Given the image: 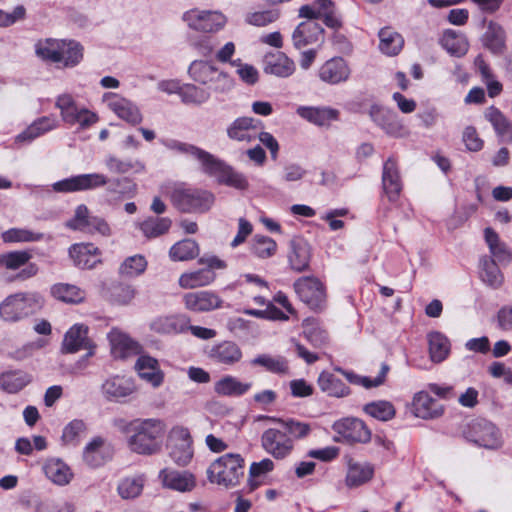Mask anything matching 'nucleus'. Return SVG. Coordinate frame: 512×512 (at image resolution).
Masks as SVG:
<instances>
[{
	"instance_id": "a18cd8bd",
	"label": "nucleus",
	"mask_w": 512,
	"mask_h": 512,
	"mask_svg": "<svg viewBox=\"0 0 512 512\" xmlns=\"http://www.w3.org/2000/svg\"><path fill=\"white\" fill-rule=\"evenodd\" d=\"M441 44L450 55L455 57L464 56L469 48L467 39L463 35H458L451 30L444 33Z\"/></svg>"
},
{
	"instance_id": "37998d69",
	"label": "nucleus",
	"mask_w": 512,
	"mask_h": 512,
	"mask_svg": "<svg viewBox=\"0 0 512 512\" xmlns=\"http://www.w3.org/2000/svg\"><path fill=\"white\" fill-rule=\"evenodd\" d=\"M263 418L280 424L284 431H286L287 435H289V437H292L293 442L297 439H303L307 437L311 432L310 424L295 419L285 420L282 418L271 416H263Z\"/></svg>"
},
{
	"instance_id": "a211bd4d",
	"label": "nucleus",
	"mask_w": 512,
	"mask_h": 512,
	"mask_svg": "<svg viewBox=\"0 0 512 512\" xmlns=\"http://www.w3.org/2000/svg\"><path fill=\"white\" fill-rule=\"evenodd\" d=\"M112 456V447L101 436L94 437L83 450V459L91 467L103 465Z\"/></svg>"
},
{
	"instance_id": "8fccbe9b",
	"label": "nucleus",
	"mask_w": 512,
	"mask_h": 512,
	"mask_svg": "<svg viewBox=\"0 0 512 512\" xmlns=\"http://www.w3.org/2000/svg\"><path fill=\"white\" fill-rule=\"evenodd\" d=\"M61 62L64 67H74L83 58L82 46L74 40H62L60 49Z\"/></svg>"
},
{
	"instance_id": "0eeeda50",
	"label": "nucleus",
	"mask_w": 512,
	"mask_h": 512,
	"mask_svg": "<svg viewBox=\"0 0 512 512\" xmlns=\"http://www.w3.org/2000/svg\"><path fill=\"white\" fill-rule=\"evenodd\" d=\"M261 447L277 460L287 458L294 450L292 437L281 428H268L261 435Z\"/></svg>"
},
{
	"instance_id": "680f3d73",
	"label": "nucleus",
	"mask_w": 512,
	"mask_h": 512,
	"mask_svg": "<svg viewBox=\"0 0 512 512\" xmlns=\"http://www.w3.org/2000/svg\"><path fill=\"white\" fill-rule=\"evenodd\" d=\"M86 430L87 427L83 420L74 419L64 427L62 440L65 444L76 446L79 444L81 437L85 435Z\"/></svg>"
},
{
	"instance_id": "09e8293b",
	"label": "nucleus",
	"mask_w": 512,
	"mask_h": 512,
	"mask_svg": "<svg viewBox=\"0 0 512 512\" xmlns=\"http://www.w3.org/2000/svg\"><path fill=\"white\" fill-rule=\"evenodd\" d=\"M199 254L196 241L184 239L175 243L169 250V256L173 261H187L194 259Z\"/></svg>"
},
{
	"instance_id": "b1692460",
	"label": "nucleus",
	"mask_w": 512,
	"mask_h": 512,
	"mask_svg": "<svg viewBox=\"0 0 512 512\" xmlns=\"http://www.w3.org/2000/svg\"><path fill=\"white\" fill-rule=\"evenodd\" d=\"M264 72L277 77L286 78L292 75L295 71V64L286 54L277 51L265 55Z\"/></svg>"
},
{
	"instance_id": "5fc2aeb1",
	"label": "nucleus",
	"mask_w": 512,
	"mask_h": 512,
	"mask_svg": "<svg viewBox=\"0 0 512 512\" xmlns=\"http://www.w3.org/2000/svg\"><path fill=\"white\" fill-rule=\"evenodd\" d=\"M5 243L37 242L43 239V234L26 228H11L1 235Z\"/></svg>"
},
{
	"instance_id": "9d476101",
	"label": "nucleus",
	"mask_w": 512,
	"mask_h": 512,
	"mask_svg": "<svg viewBox=\"0 0 512 512\" xmlns=\"http://www.w3.org/2000/svg\"><path fill=\"white\" fill-rule=\"evenodd\" d=\"M294 289L302 302L311 309H322L326 293L323 284L314 277H302L294 283Z\"/></svg>"
},
{
	"instance_id": "774afa93",
	"label": "nucleus",
	"mask_w": 512,
	"mask_h": 512,
	"mask_svg": "<svg viewBox=\"0 0 512 512\" xmlns=\"http://www.w3.org/2000/svg\"><path fill=\"white\" fill-rule=\"evenodd\" d=\"M231 64L237 68V74L246 84L253 85L258 81L259 73L254 66L250 64H243L240 59L232 61Z\"/></svg>"
},
{
	"instance_id": "e433bc0d",
	"label": "nucleus",
	"mask_w": 512,
	"mask_h": 512,
	"mask_svg": "<svg viewBox=\"0 0 512 512\" xmlns=\"http://www.w3.org/2000/svg\"><path fill=\"white\" fill-rule=\"evenodd\" d=\"M186 326L185 318L177 315L160 316L150 324L151 330L159 334H177L184 331Z\"/></svg>"
},
{
	"instance_id": "5701e85b",
	"label": "nucleus",
	"mask_w": 512,
	"mask_h": 512,
	"mask_svg": "<svg viewBox=\"0 0 512 512\" xmlns=\"http://www.w3.org/2000/svg\"><path fill=\"white\" fill-rule=\"evenodd\" d=\"M108 339L115 358H127L139 352V344L117 328L108 333Z\"/></svg>"
},
{
	"instance_id": "13d9d810",
	"label": "nucleus",
	"mask_w": 512,
	"mask_h": 512,
	"mask_svg": "<svg viewBox=\"0 0 512 512\" xmlns=\"http://www.w3.org/2000/svg\"><path fill=\"white\" fill-rule=\"evenodd\" d=\"M364 411L371 417L380 420L388 421L395 416V408L389 401L379 400L368 403L364 406Z\"/></svg>"
},
{
	"instance_id": "338daca9",
	"label": "nucleus",
	"mask_w": 512,
	"mask_h": 512,
	"mask_svg": "<svg viewBox=\"0 0 512 512\" xmlns=\"http://www.w3.org/2000/svg\"><path fill=\"white\" fill-rule=\"evenodd\" d=\"M279 18L277 10H265L248 13L245 17V21L253 26L264 27Z\"/></svg>"
},
{
	"instance_id": "7c9ffc66",
	"label": "nucleus",
	"mask_w": 512,
	"mask_h": 512,
	"mask_svg": "<svg viewBox=\"0 0 512 512\" xmlns=\"http://www.w3.org/2000/svg\"><path fill=\"white\" fill-rule=\"evenodd\" d=\"M484 237L491 254L489 258L502 265L508 264L512 255L506 244L500 240L499 235L492 228H486Z\"/></svg>"
},
{
	"instance_id": "9b49d317",
	"label": "nucleus",
	"mask_w": 512,
	"mask_h": 512,
	"mask_svg": "<svg viewBox=\"0 0 512 512\" xmlns=\"http://www.w3.org/2000/svg\"><path fill=\"white\" fill-rule=\"evenodd\" d=\"M466 437L469 441L485 448L497 449L501 446L499 430L485 419L472 421Z\"/></svg>"
},
{
	"instance_id": "2eb2a0df",
	"label": "nucleus",
	"mask_w": 512,
	"mask_h": 512,
	"mask_svg": "<svg viewBox=\"0 0 512 512\" xmlns=\"http://www.w3.org/2000/svg\"><path fill=\"white\" fill-rule=\"evenodd\" d=\"M317 75L328 85H338L349 80L351 69L344 58L332 57L319 67Z\"/></svg>"
},
{
	"instance_id": "79ce46f5",
	"label": "nucleus",
	"mask_w": 512,
	"mask_h": 512,
	"mask_svg": "<svg viewBox=\"0 0 512 512\" xmlns=\"http://www.w3.org/2000/svg\"><path fill=\"white\" fill-rule=\"evenodd\" d=\"M274 462L270 458H264L259 462H253L249 468V475L247 485L249 491L255 490L259 487L265 477L274 469Z\"/></svg>"
},
{
	"instance_id": "a878e982",
	"label": "nucleus",
	"mask_w": 512,
	"mask_h": 512,
	"mask_svg": "<svg viewBox=\"0 0 512 512\" xmlns=\"http://www.w3.org/2000/svg\"><path fill=\"white\" fill-rule=\"evenodd\" d=\"M88 327L83 324L73 325L64 335L61 346L62 353H76L88 347Z\"/></svg>"
},
{
	"instance_id": "052dcab7",
	"label": "nucleus",
	"mask_w": 512,
	"mask_h": 512,
	"mask_svg": "<svg viewBox=\"0 0 512 512\" xmlns=\"http://www.w3.org/2000/svg\"><path fill=\"white\" fill-rule=\"evenodd\" d=\"M252 253L259 258L266 259L272 257L277 250L276 242L263 235H255L252 240Z\"/></svg>"
},
{
	"instance_id": "a19ab883",
	"label": "nucleus",
	"mask_w": 512,
	"mask_h": 512,
	"mask_svg": "<svg viewBox=\"0 0 512 512\" xmlns=\"http://www.w3.org/2000/svg\"><path fill=\"white\" fill-rule=\"evenodd\" d=\"M320 389L330 396L344 397L350 393L349 387L335 375L323 371L318 377Z\"/></svg>"
},
{
	"instance_id": "c03bdc74",
	"label": "nucleus",
	"mask_w": 512,
	"mask_h": 512,
	"mask_svg": "<svg viewBox=\"0 0 512 512\" xmlns=\"http://www.w3.org/2000/svg\"><path fill=\"white\" fill-rule=\"evenodd\" d=\"M28 374L22 371H9L0 375V387L7 393H17L30 383Z\"/></svg>"
},
{
	"instance_id": "cd10ccee",
	"label": "nucleus",
	"mask_w": 512,
	"mask_h": 512,
	"mask_svg": "<svg viewBox=\"0 0 512 512\" xmlns=\"http://www.w3.org/2000/svg\"><path fill=\"white\" fill-rule=\"evenodd\" d=\"M46 477L54 484L64 486L70 483L73 478L71 468L59 458H49L43 465Z\"/></svg>"
},
{
	"instance_id": "ea45409f",
	"label": "nucleus",
	"mask_w": 512,
	"mask_h": 512,
	"mask_svg": "<svg viewBox=\"0 0 512 512\" xmlns=\"http://www.w3.org/2000/svg\"><path fill=\"white\" fill-rule=\"evenodd\" d=\"M482 40L484 46L494 54H502L505 50V31L494 22L488 24Z\"/></svg>"
},
{
	"instance_id": "20e7f679",
	"label": "nucleus",
	"mask_w": 512,
	"mask_h": 512,
	"mask_svg": "<svg viewBox=\"0 0 512 512\" xmlns=\"http://www.w3.org/2000/svg\"><path fill=\"white\" fill-rule=\"evenodd\" d=\"M214 201V194L207 190L179 188L172 193V202L183 212H206Z\"/></svg>"
},
{
	"instance_id": "423d86ee",
	"label": "nucleus",
	"mask_w": 512,
	"mask_h": 512,
	"mask_svg": "<svg viewBox=\"0 0 512 512\" xmlns=\"http://www.w3.org/2000/svg\"><path fill=\"white\" fill-rule=\"evenodd\" d=\"M182 19L191 29L203 33L218 32L227 22L226 16L219 11L200 10L197 8L186 11Z\"/></svg>"
},
{
	"instance_id": "6e6d98bb",
	"label": "nucleus",
	"mask_w": 512,
	"mask_h": 512,
	"mask_svg": "<svg viewBox=\"0 0 512 512\" xmlns=\"http://www.w3.org/2000/svg\"><path fill=\"white\" fill-rule=\"evenodd\" d=\"M181 101L188 105H201L208 101L210 93L207 89L194 84H184L180 93Z\"/></svg>"
},
{
	"instance_id": "7ed1b4c3",
	"label": "nucleus",
	"mask_w": 512,
	"mask_h": 512,
	"mask_svg": "<svg viewBox=\"0 0 512 512\" xmlns=\"http://www.w3.org/2000/svg\"><path fill=\"white\" fill-rule=\"evenodd\" d=\"M245 460L239 453H226L215 459L207 469L210 483L226 489L239 485L244 477Z\"/></svg>"
},
{
	"instance_id": "f3484780",
	"label": "nucleus",
	"mask_w": 512,
	"mask_h": 512,
	"mask_svg": "<svg viewBox=\"0 0 512 512\" xmlns=\"http://www.w3.org/2000/svg\"><path fill=\"white\" fill-rule=\"evenodd\" d=\"M183 301L185 307L194 312H208L222 305V299L215 292L208 290L186 293Z\"/></svg>"
},
{
	"instance_id": "dca6fc26",
	"label": "nucleus",
	"mask_w": 512,
	"mask_h": 512,
	"mask_svg": "<svg viewBox=\"0 0 512 512\" xmlns=\"http://www.w3.org/2000/svg\"><path fill=\"white\" fill-rule=\"evenodd\" d=\"M334 431L350 443H365L370 440L371 432L365 423L357 418H345L333 425Z\"/></svg>"
},
{
	"instance_id": "f03ea898",
	"label": "nucleus",
	"mask_w": 512,
	"mask_h": 512,
	"mask_svg": "<svg viewBox=\"0 0 512 512\" xmlns=\"http://www.w3.org/2000/svg\"><path fill=\"white\" fill-rule=\"evenodd\" d=\"M118 428L123 433L131 434L128 445L133 452L151 455L161 448L165 425L159 419H137L131 422L120 420Z\"/></svg>"
},
{
	"instance_id": "0e129e2a",
	"label": "nucleus",
	"mask_w": 512,
	"mask_h": 512,
	"mask_svg": "<svg viewBox=\"0 0 512 512\" xmlns=\"http://www.w3.org/2000/svg\"><path fill=\"white\" fill-rule=\"evenodd\" d=\"M136 289L134 286L130 284L119 283L113 285L110 290V297L114 303L119 305H127L131 303V301L136 296Z\"/></svg>"
},
{
	"instance_id": "393cba45",
	"label": "nucleus",
	"mask_w": 512,
	"mask_h": 512,
	"mask_svg": "<svg viewBox=\"0 0 512 512\" xmlns=\"http://www.w3.org/2000/svg\"><path fill=\"white\" fill-rule=\"evenodd\" d=\"M159 478L165 487L180 492L191 491L196 485L195 477L187 471L165 468L160 471Z\"/></svg>"
},
{
	"instance_id": "69168bd1",
	"label": "nucleus",
	"mask_w": 512,
	"mask_h": 512,
	"mask_svg": "<svg viewBox=\"0 0 512 512\" xmlns=\"http://www.w3.org/2000/svg\"><path fill=\"white\" fill-rule=\"evenodd\" d=\"M93 216H90L86 205L81 204L76 207L73 218L66 222V227L72 230L85 232Z\"/></svg>"
},
{
	"instance_id": "c756f323",
	"label": "nucleus",
	"mask_w": 512,
	"mask_h": 512,
	"mask_svg": "<svg viewBox=\"0 0 512 512\" xmlns=\"http://www.w3.org/2000/svg\"><path fill=\"white\" fill-rule=\"evenodd\" d=\"M289 263L297 272L306 270L310 262V246L302 238H294L290 242Z\"/></svg>"
},
{
	"instance_id": "412c9836",
	"label": "nucleus",
	"mask_w": 512,
	"mask_h": 512,
	"mask_svg": "<svg viewBox=\"0 0 512 512\" xmlns=\"http://www.w3.org/2000/svg\"><path fill=\"white\" fill-rule=\"evenodd\" d=\"M444 412L439 401L433 399L428 392L420 391L413 397L412 413L422 419H434L440 417Z\"/></svg>"
},
{
	"instance_id": "6ab92c4d",
	"label": "nucleus",
	"mask_w": 512,
	"mask_h": 512,
	"mask_svg": "<svg viewBox=\"0 0 512 512\" xmlns=\"http://www.w3.org/2000/svg\"><path fill=\"white\" fill-rule=\"evenodd\" d=\"M324 29L315 21L301 22L292 34L293 45L296 49H302L308 45L322 41Z\"/></svg>"
},
{
	"instance_id": "473e14b6",
	"label": "nucleus",
	"mask_w": 512,
	"mask_h": 512,
	"mask_svg": "<svg viewBox=\"0 0 512 512\" xmlns=\"http://www.w3.org/2000/svg\"><path fill=\"white\" fill-rule=\"evenodd\" d=\"M215 278L216 274L211 269H199L181 274L178 283L183 289H195L211 284Z\"/></svg>"
},
{
	"instance_id": "4d7b16f0",
	"label": "nucleus",
	"mask_w": 512,
	"mask_h": 512,
	"mask_svg": "<svg viewBox=\"0 0 512 512\" xmlns=\"http://www.w3.org/2000/svg\"><path fill=\"white\" fill-rule=\"evenodd\" d=\"M147 264L143 255H133L123 261L119 267V273L126 277H137L145 272Z\"/></svg>"
},
{
	"instance_id": "c9c22d12",
	"label": "nucleus",
	"mask_w": 512,
	"mask_h": 512,
	"mask_svg": "<svg viewBox=\"0 0 512 512\" xmlns=\"http://www.w3.org/2000/svg\"><path fill=\"white\" fill-rule=\"evenodd\" d=\"M251 365L261 366L266 371L278 375L289 373V362L281 355L260 354L251 360Z\"/></svg>"
},
{
	"instance_id": "4c0bfd02",
	"label": "nucleus",
	"mask_w": 512,
	"mask_h": 512,
	"mask_svg": "<svg viewBox=\"0 0 512 512\" xmlns=\"http://www.w3.org/2000/svg\"><path fill=\"white\" fill-rule=\"evenodd\" d=\"M498 264L488 256H484L480 260V278L493 289L500 288L504 282V276Z\"/></svg>"
},
{
	"instance_id": "f257e3e1",
	"label": "nucleus",
	"mask_w": 512,
	"mask_h": 512,
	"mask_svg": "<svg viewBox=\"0 0 512 512\" xmlns=\"http://www.w3.org/2000/svg\"><path fill=\"white\" fill-rule=\"evenodd\" d=\"M168 146L171 149H176L182 153L193 156L199 161L202 172L210 177H214L219 184L239 190H244L248 187V181L242 173L235 171L225 161L215 157L211 153L196 146L175 140L170 141Z\"/></svg>"
},
{
	"instance_id": "4be33fe9",
	"label": "nucleus",
	"mask_w": 512,
	"mask_h": 512,
	"mask_svg": "<svg viewBox=\"0 0 512 512\" xmlns=\"http://www.w3.org/2000/svg\"><path fill=\"white\" fill-rule=\"evenodd\" d=\"M382 186L389 201L395 202L398 200L402 190V181L397 163L392 158H389L383 165Z\"/></svg>"
},
{
	"instance_id": "c85d7f7f",
	"label": "nucleus",
	"mask_w": 512,
	"mask_h": 512,
	"mask_svg": "<svg viewBox=\"0 0 512 512\" xmlns=\"http://www.w3.org/2000/svg\"><path fill=\"white\" fill-rule=\"evenodd\" d=\"M135 368L139 376L151 383L154 387H158L163 383L164 374L159 368V363L155 358L142 355L138 358Z\"/></svg>"
},
{
	"instance_id": "bf43d9fd",
	"label": "nucleus",
	"mask_w": 512,
	"mask_h": 512,
	"mask_svg": "<svg viewBox=\"0 0 512 512\" xmlns=\"http://www.w3.org/2000/svg\"><path fill=\"white\" fill-rule=\"evenodd\" d=\"M31 259V254L28 251H11L0 254V267L7 270H18L25 266Z\"/></svg>"
},
{
	"instance_id": "aec40b11",
	"label": "nucleus",
	"mask_w": 512,
	"mask_h": 512,
	"mask_svg": "<svg viewBox=\"0 0 512 512\" xmlns=\"http://www.w3.org/2000/svg\"><path fill=\"white\" fill-rule=\"evenodd\" d=\"M296 113L302 119L315 126L329 125L338 120L339 110L328 106H299Z\"/></svg>"
},
{
	"instance_id": "58836bf2",
	"label": "nucleus",
	"mask_w": 512,
	"mask_h": 512,
	"mask_svg": "<svg viewBox=\"0 0 512 512\" xmlns=\"http://www.w3.org/2000/svg\"><path fill=\"white\" fill-rule=\"evenodd\" d=\"M252 388L251 382H242L236 377L225 376L215 383V392L223 396H242Z\"/></svg>"
},
{
	"instance_id": "ddd939ff",
	"label": "nucleus",
	"mask_w": 512,
	"mask_h": 512,
	"mask_svg": "<svg viewBox=\"0 0 512 512\" xmlns=\"http://www.w3.org/2000/svg\"><path fill=\"white\" fill-rule=\"evenodd\" d=\"M33 297L27 293H16L6 297L0 304V317L4 321L16 322L32 313Z\"/></svg>"
},
{
	"instance_id": "f704fd0d",
	"label": "nucleus",
	"mask_w": 512,
	"mask_h": 512,
	"mask_svg": "<svg viewBox=\"0 0 512 512\" xmlns=\"http://www.w3.org/2000/svg\"><path fill=\"white\" fill-rule=\"evenodd\" d=\"M404 39L401 34L390 27L379 31V49L388 56L397 55L403 48Z\"/></svg>"
},
{
	"instance_id": "864d4df0",
	"label": "nucleus",
	"mask_w": 512,
	"mask_h": 512,
	"mask_svg": "<svg viewBox=\"0 0 512 512\" xmlns=\"http://www.w3.org/2000/svg\"><path fill=\"white\" fill-rule=\"evenodd\" d=\"M171 227V220L167 217H150L140 224V229L148 238H156L165 234Z\"/></svg>"
},
{
	"instance_id": "1a4fd4ad",
	"label": "nucleus",
	"mask_w": 512,
	"mask_h": 512,
	"mask_svg": "<svg viewBox=\"0 0 512 512\" xmlns=\"http://www.w3.org/2000/svg\"><path fill=\"white\" fill-rule=\"evenodd\" d=\"M169 455L178 466H186L193 457L192 438L187 428L176 427L169 436Z\"/></svg>"
},
{
	"instance_id": "49530a36",
	"label": "nucleus",
	"mask_w": 512,
	"mask_h": 512,
	"mask_svg": "<svg viewBox=\"0 0 512 512\" xmlns=\"http://www.w3.org/2000/svg\"><path fill=\"white\" fill-rule=\"evenodd\" d=\"M217 69V67L208 61L194 60L188 68V74L195 82L206 85L210 84L213 80Z\"/></svg>"
},
{
	"instance_id": "f8f14e48",
	"label": "nucleus",
	"mask_w": 512,
	"mask_h": 512,
	"mask_svg": "<svg viewBox=\"0 0 512 512\" xmlns=\"http://www.w3.org/2000/svg\"><path fill=\"white\" fill-rule=\"evenodd\" d=\"M108 179L100 173L80 174L53 184V190L60 193H71L92 190L106 185Z\"/></svg>"
},
{
	"instance_id": "4468645a",
	"label": "nucleus",
	"mask_w": 512,
	"mask_h": 512,
	"mask_svg": "<svg viewBox=\"0 0 512 512\" xmlns=\"http://www.w3.org/2000/svg\"><path fill=\"white\" fill-rule=\"evenodd\" d=\"M135 391L134 381L129 377L120 375L107 378L101 385L104 398L110 402H123Z\"/></svg>"
},
{
	"instance_id": "72a5a7b5",
	"label": "nucleus",
	"mask_w": 512,
	"mask_h": 512,
	"mask_svg": "<svg viewBox=\"0 0 512 512\" xmlns=\"http://www.w3.org/2000/svg\"><path fill=\"white\" fill-rule=\"evenodd\" d=\"M374 468L369 463L349 462L346 475V485L348 487H358L372 479Z\"/></svg>"
},
{
	"instance_id": "2f4dec72",
	"label": "nucleus",
	"mask_w": 512,
	"mask_h": 512,
	"mask_svg": "<svg viewBox=\"0 0 512 512\" xmlns=\"http://www.w3.org/2000/svg\"><path fill=\"white\" fill-rule=\"evenodd\" d=\"M429 357L434 363L443 362L450 353V341L441 332L432 331L427 334Z\"/></svg>"
},
{
	"instance_id": "603ef678",
	"label": "nucleus",
	"mask_w": 512,
	"mask_h": 512,
	"mask_svg": "<svg viewBox=\"0 0 512 512\" xmlns=\"http://www.w3.org/2000/svg\"><path fill=\"white\" fill-rule=\"evenodd\" d=\"M61 41L51 38L38 41L35 45L36 55L43 60H49L54 63L61 62Z\"/></svg>"
},
{
	"instance_id": "bb28decb",
	"label": "nucleus",
	"mask_w": 512,
	"mask_h": 512,
	"mask_svg": "<svg viewBox=\"0 0 512 512\" xmlns=\"http://www.w3.org/2000/svg\"><path fill=\"white\" fill-rule=\"evenodd\" d=\"M209 358L220 364L233 365L242 358L240 347L232 341H223L211 348Z\"/></svg>"
},
{
	"instance_id": "6e6552de",
	"label": "nucleus",
	"mask_w": 512,
	"mask_h": 512,
	"mask_svg": "<svg viewBox=\"0 0 512 512\" xmlns=\"http://www.w3.org/2000/svg\"><path fill=\"white\" fill-rule=\"evenodd\" d=\"M101 100L110 111L129 125L136 126L142 122V114L138 106L120 94L106 92Z\"/></svg>"
},
{
	"instance_id": "de8ad7c7",
	"label": "nucleus",
	"mask_w": 512,
	"mask_h": 512,
	"mask_svg": "<svg viewBox=\"0 0 512 512\" xmlns=\"http://www.w3.org/2000/svg\"><path fill=\"white\" fill-rule=\"evenodd\" d=\"M144 484L145 477L143 475L126 477L119 482L117 491L122 499H134L141 495Z\"/></svg>"
},
{
	"instance_id": "39448f33",
	"label": "nucleus",
	"mask_w": 512,
	"mask_h": 512,
	"mask_svg": "<svg viewBox=\"0 0 512 512\" xmlns=\"http://www.w3.org/2000/svg\"><path fill=\"white\" fill-rule=\"evenodd\" d=\"M55 105L60 110L61 116L66 124L92 126L99 120L95 112L84 107H78L71 94L64 93L59 95Z\"/></svg>"
},
{
	"instance_id": "e2e57ef3",
	"label": "nucleus",
	"mask_w": 512,
	"mask_h": 512,
	"mask_svg": "<svg viewBox=\"0 0 512 512\" xmlns=\"http://www.w3.org/2000/svg\"><path fill=\"white\" fill-rule=\"evenodd\" d=\"M389 371V366L385 363L381 365V370L377 377L371 378L367 376H358L354 373H345V377L351 382L355 384H359L365 388L378 387L382 385L385 381L386 375Z\"/></svg>"
},
{
	"instance_id": "3c124183",
	"label": "nucleus",
	"mask_w": 512,
	"mask_h": 512,
	"mask_svg": "<svg viewBox=\"0 0 512 512\" xmlns=\"http://www.w3.org/2000/svg\"><path fill=\"white\" fill-rule=\"evenodd\" d=\"M51 294L54 298L66 303H79L85 298V293L80 288L64 283L53 285Z\"/></svg>"
}]
</instances>
